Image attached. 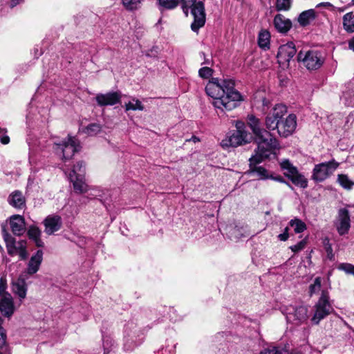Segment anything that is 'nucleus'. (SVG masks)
<instances>
[{
	"instance_id": "f257e3e1",
	"label": "nucleus",
	"mask_w": 354,
	"mask_h": 354,
	"mask_svg": "<svg viewBox=\"0 0 354 354\" xmlns=\"http://www.w3.org/2000/svg\"><path fill=\"white\" fill-rule=\"evenodd\" d=\"M207 95L213 99L212 104L222 111H231L243 101L241 93L234 88L232 80L212 78L205 87Z\"/></svg>"
},
{
	"instance_id": "f03ea898",
	"label": "nucleus",
	"mask_w": 354,
	"mask_h": 354,
	"mask_svg": "<svg viewBox=\"0 0 354 354\" xmlns=\"http://www.w3.org/2000/svg\"><path fill=\"white\" fill-rule=\"evenodd\" d=\"M248 124L255 136L257 148L255 153L250 158L251 164L261 162L274 154L279 147L277 139L267 130L261 129L260 120L253 115L248 116Z\"/></svg>"
},
{
	"instance_id": "7ed1b4c3",
	"label": "nucleus",
	"mask_w": 354,
	"mask_h": 354,
	"mask_svg": "<svg viewBox=\"0 0 354 354\" xmlns=\"http://www.w3.org/2000/svg\"><path fill=\"white\" fill-rule=\"evenodd\" d=\"M182 9L186 16L188 15L189 10L194 18V21L191 24V29L195 32L202 28L205 23V12L204 3L197 0H181Z\"/></svg>"
},
{
	"instance_id": "20e7f679",
	"label": "nucleus",
	"mask_w": 354,
	"mask_h": 354,
	"mask_svg": "<svg viewBox=\"0 0 354 354\" xmlns=\"http://www.w3.org/2000/svg\"><path fill=\"white\" fill-rule=\"evenodd\" d=\"M329 298L328 292L322 290L321 297L314 306V314L311 318V322L313 324H319L322 319L333 311V308L329 301Z\"/></svg>"
},
{
	"instance_id": "39448f33",
	"label": "nucleus",
	"mask_w": 354,
	"mask_h": 354,
	"mask_svg": "<svg viewBox=\"0 0 354 354\" xmlns=\"http://www.w3.org/2000/svg\"><path fill=\"white\" fill-rule=\"evenodd\" d=\"M281 312L286 316V320L295 326L305 323L308 318V308L304 306H283Z\"/></svg>"
},
{
	"instance_id": "423d86ee",
	"label": "nucleus",
	"mask_w": 354,
	"mask_h": 354,
	"mask_svg": "<svg viewBox=\"0 0 354 354\" xmlns=\"http://www.w3.org/2000/svg\"><path fill=\"white\" fill-rule=\"evenodd\" d=\"M236 127V130L234 133L222 140L221 145L223 147H236L250 142L252 137L245 131L244 123L239 121Z\"/></svg>"
},
{
	"instance_id": "0eeeda50",
	"label": "nucleus",
	"mask_w": 354,
	"mask_h": 354,
	"mask_svg": "<svg viewBox=\"0 0 354 354\" xmlns=\"http://www.w3.org/2000/svg\"><path fill=\"white\" fill-rule=\"evenodd\" d=\"M3 236L8 254L11 256L18 254L21 260L27 259L28 253L26 241L20 240L17 241L15 238L5 230H3Z\"/></svg>"
},
{
	"instance_id": "6e6552de",
	"label": "nucleus",
	"mask_w": 354,
	"mask_h": 354,
	"mask_svg": "<svg viewBox=\"0 0 354 354\" xmlns=\"http://www.w3.org/2000/svg\"><path fill=\"white\" fill-rule=\"evenodd\" d=\"M339 166L335 160L315 165L312 179L316 182H322L332 175Z\"/></svg>"
},
{
	"instance_id": "1a4fd4ad",
	"label": "nucleus",
	"mask_w": 354,
	"mask_h": 354,
	"mask_svg": "<svg viewBox=\"0 0 354 354\" xmlns=\"http://www.w3.org/2000/svg\"><path fill=\"white\" fill-rule=\"evenodd\" d=\"M55 151L62 153V159L64 160L71 158L75 152L79 151L80 145L75 137L68 136L61 142H55Z\"/></svg>"
},
{
	"instance_id": "9d476101",
	"label": "nucleus",
	"mask_w": 354,
	"mask_h": 354,
	"mask_svg": "<svg viewBox=\"0 0 354 354\" xmlns=\"http://www.w3.org/2000/svg\"><path fill=\"white\" fill-rule=\"evenodd\" d=\"M298 60H302L305 66L308 70H317L319 68L324 62V57L322 53L317 50H309L304 57L300 52L298 54Z\"/></svg>"
},
{
	"instance_id": "9b49d317",
	"label": "nucleus",
	"mask_w": 354,
	"mask_h": 354,
	"mask_svg": "<svg viewBox=\"0 0 354 354\" xmlns=\"http://www.w3.org/2000/svg\"><path fill=\"white\" fill-rule=\"evenodd\" d=\"M335 225L339 235L342 236L348 232L351 227V219L348 209L342 208L339 210Z\"/></svg>"
},
{
	"instance_id": "f8f14e48",
	"label": "nucleus",
	"mask_w": 354,
	"mask_h": 354,
	"mask_svg": "<svg viewBox=\"0 0 354 354\" xmlns=\"http://www.w3.org/2000/svg\"><path fill=\"white\" fill-rule=\"evenodd\" d=\"M297 127V117L290 114L285 120L280 122L277 132L280 136L286 138L293 133Z\"/></svg>"
},
{
	"instance_id": "ddd939ff",
	"label": "nucleus",
	"mask_w": 354,
	"mask_h": 354,
	"mask_svg": "<svg viewBox=\"0 0 354 354\" xmlns=\"http://www.w3.org/2000/svg\"><path fill=\"white\" fill-rule=\"evenodd\" d=\"M122 95L120 92L98 93L95 97L97 104L100 106H113L120 102Z\"/></svg>"
},
{
	"instance_id": "4468645a",
	"label": "nucleus",
	"mask_w": 354,
	"mask_h": 354,
	"mask_svg": "<svg viewBox=\"0 0 354 354\" xmlns=\"http://www.w3.org/2000/svg\"><path fill=\"white\" fill-rule=\"evenodd\" d=\"M8 223L12 232L15 236H21L26 232V221L23 216L15 214L9 217Z\"/></svg>"
},
{
	"instance_id": "2eb2a0df",
	"label": "nucleus",
	"mask_w": 354,
	"mask_h": 354,
	"mask_svg": "<svg viewBox=\"0 0 354 354\" xmlns=\"http://www.w3.org/2000/svg\"><path fill=\"white\" fill-rule=\"evenodd\" d=\"M44 232L48 235H52L59 231L62 226V218L55 214L48 216L44 221Z\"/></svg>"
},
{
	"instance_id": "dca6fc26",
	"label": "nucleus",
	"mask_w": 354,
	"mask_h": 354,
	"mask_svg": "<svg viewBox=\"0 0 354 354\" xmlns=\"http://www.w3.org/2000/svg\"><path fill=\"white\" fill-rule=\"evenodd\" d=\"M44 252L41 250H38L30 259L27 263L26 272L27 274L33 275L36 274L41 265L43 261Z\"/></svg>"
},
{
	"instance_id": "f3484780",
	"label": "nucleus",
	"mask_w": 354,
	"mask_h": 354,
	"mask_svg": "<svg viewBox=\"0 0 354 354\" xmlns=\"http://www.w3.org/2000/svg\"><path fill=\"white\" fill-rule=\"evenodd\" d=\"M11 290L21 301L24 299L28 290L26 279L22 275H20L17 279L13 280L11 283Z\"/></svg>"
},
{
	"instance_id": "a211bd4d",
	"label": "nucleus",
	"mask_w": 354,
	"mask_h": 354,
	"mask_svg": "<svg viewBox=\"0 0 354 354\" xmlns=\"http://www.w3.org/2000/svg\"><path fill=\"white\" fill-rule=\"evenodd\" d=\"M297 50L293 42H288L279 48L277 57L281 62H289L295 55Z\"/></svg>"
},
{
	"instance_id": "6ab92c4d",
	"label": "nucleus",
	"mask_w": 354,
	"mask_h": 354,
	"mask_svg": "<svg viewBox=\"0 0 354 354\" xmlns=\"http://www.w3.org/2000/svg\"><path fill=\"white\" fill-rule=\"evenodd\" d=\"M0 311L1 314L10 317L14 313L15 306L13 299L10 293L5 294L0 299Z\"/></svg>"
},
{
	"instance_id": "aec40b11",
	"label": "nucleus",
	"mask_w": 354,
	"mask_h": 354,
	"mask_svg": "<svg viewBox=\"0 0 354 354\" xmlns=\"http://www.w3.org/2000/svg\"><path fill=\"white\" fill-rule=\"evenodd\" d=\"M275 29L280 33H286L292 28V21L281 14L275 15L273 19Z\"/></svg>"
},
{
	"instance_id": "412c9836",
	"label": "nucleus",
	"mask_w": 354,
	"mask_h": 354,
	"mask_svg": "<svg viewBox=\"0 0 354 354\" xmlns=\"http://www.w3.org/2000/svg\"><path fill=\"white\" fill-rule=\"evenodd\" d=\"M70 181L73 183L74 191L76 193H84L88 189L87 184L85 181L84 176L82 174H77V176L68 174Z\"/></svg>"
},
{
	"instance_id": "4be33fe9",
	"label": "nucleus",
	"mask_w": 354,
	"mask_h": 354,
	"mask_svg": "<svg viewBox=\"0 0 354 354\" xmlns=\"http://www.w3.org/2000/svg\"><path fill=\"white\" fill-rule=\"evenodd\" d=\"M317 16V12L314 9H309L301 12L297 20L301 26L305 27L315 20Z\"/></svg>"
},
{
	"instance_id": "5701e85b",
	"label": "nucleus",
	"mask_w": 354,
	"mask_h": 354,
	"mask_svg": "<svg viewBox=\"0 0 354 354\" xmlns=\"http://www.w3.org/2000/svg\"><path fill=\"white\" fill-rule=\"evenodd\" d=\"M8 203L17 209H22L26 205V199L20 191L12 192L8 199Z\"/></svg>"
},
{
	"instance_id": "b1692460",
	"label": "nucleus",
	"mask_w": 354,
	"mask_h": 354,
	"mask_svg": "<svg viewBox=\"0 0 354 354\" xmlns=\"http://www.w3.org/2000/svg\"><path fill=\"white\" fill-rule=\"evenodd\" d=\"M41 232L39 228L35 225H30L27 232L28 236L32 240L37 247H43L44 243L40 239Z\"/></svg>"
},
{
	"instance_id": "393cba45",
	"label": "nucleus",
	"mask_w": 354,
	"mask_h": 354,
	"mask_svg": "<svg viewBox=\"0 0 354 354\" xmlns=\"http://www.w3.org/2000/svg\"><path fill=\"white\" fill-rule=\"evenodd\" d=\"M270 34L266 30H262L259 33L258 44L263 49H268L270 47Z\"/></svg>"
},
{
	"instance_id": "a878e982",
	"label": "nucleus",
	"mask_w": 354,
	"mask_h": 354,
	"mask_svg": "<svg viewBox=\"0 0 354 354\" xmlns=\"http://www.w3.org/2000/svg\"><path fill=\"white\" fill-rule=\"evenodd\" d=\"M343 26L347 32H354V15L353 12H348L344 15Z\"/></svg>"
},
{
	"instance_id": "bb28decb",
	"label": "nucleus",
	"mask_w": 354,
	"mask_h": 354,
	"mask_svg": "<svg viewBox=\"0 0 354 354\" xmlns=\"http://www.w3.org/2000/svg\"><path fill=\"white\" fill-rule=\"evenodd\" d=\"M280 166L281 169L284 171L283 174L288 178L297 174V171H298L297 167L293 166V165L287 159L283 160L280 162Z\"/></svg>"
},
{
	"instance_id": "cd10ccee",
	"label": "nucleus",
	"mask_w": 354,
	"mask_h": 354,
	"mask_svg": "<svg viewBox=\"0 0 354 354\" xmlns=\"http://www.w3.org/2000/svg\"><path fill=\"white\" fill-rule=\"evenodd\" d=\"M292 183L296 186H299L301 188H306L308 186V181L304 175L297 171V174L289 176L288 178Z\"/></svg>"
},
{
	"instance_id": "c85d7f7f",
	"label": "nucleus",
	"mask_w": 354,
	"mask_h": 354,
	"mask_svg": "<svg viewBox=\"0 0 354 354\" xmlns=\"http://www.w3.org/2000/svg\"><path fill=\"white\" fill-rule=\"evenodd\" d=\"M287 112V107L282 104H276L272 109L270 111V113L274 116L276 119L281 122L283 116Z\"/></svg>"
},
{
	"instance_id": "c756f323",
	"label": "nucleus",
	"mask_w": 354,
	"mask_h": 354,
	"mask_svg": "<svg viewBox=\"0 0 354 354\" xmlns=\"http://www.w3.org/2000/svg\"><path fill=\"white\" fill-rule=\"evenodd\" d=\"M289 225L294 228L295 233H301L306 230V225L301 219L295 218L289 222Z\"/></svg>"
},
{
	"instance_id": "7c9ffc66",
	"label": "nucleus",
	"mask_w": 354,
	"mask_h": 354,
	"mask_svg": "<svg viewBox=\"0 0 354 354\" xmlns=\"http://www.w3.org/2000/svg\"><path fill=\"white\" fill-rule=\"evenodd\" d=\"M249 160L250 161V159ZM259 163V162L256 164H251V162H250V167L252 168V171L256 172L259 176V178L263 180L272 178V175H269L268 171L265 168H263V167L256 166V165Z\"/></svg>"
},
{
	"instance_id": "2f4dec72",
	"label": "nucleus",
	"mask_w": 354,
	"mask_h": 354,
	"mask_svg": "<svg viewBox=\"0 0 354 354\" xmlns=\"http://www.w3.org/2000/svg\"><path fill=\"white\" fill-rule=\"evenodd\" d=\"M279 123V120L276 119L274 115H271L270 113L267 115L265 120V124L268 130L277 129Z\"/></svg>"
},
{
	"instance_id": "473e14b6",
	"label": "nucleus",
	"mask_w": 354,
	"mask_h": 354,
	"mask_svg": "<svg viewBox=\"0 0 354 354\" xmlns=\"http://www.w3.org/2000/svg\"><path fill=\"white\" fill-rule=\"evenodd\" d=\"M337 181L340 185L346 189H351L354 185V182L349 179L347 175L339 174Z\"/></svg>"
},
{
	"instance_id": "72a5a7b5",
	"label": "nucleus",
	"mask_w": 354,
	"mask_h": 354,
	"mask_svg": "<svg viewBox=\"0 0 354 354\" xmlns=\"http://www.w3.org/2000/svg\"><path fill=\"white\" fill-rule=\"evenodd\" d=\"M144 105L142 104V102L136 98H133L131 101L125 104V110L129 111H143L144 110Z\"/></svg>"
},
{
	"instance_id": "f704fd0d",
	"label": "nucleus",
	"mask_w": 354,
	"mask_h": 354,
	"mask_svg": "<svg viewBox=\"0 0 354 354\" xmlns=\"http://www.w3.org/2000/svg\"><path fill=\"white\" fill-rule=\"evenodd\" d=\"M142 0H122L123 6L127 10H136L140 6Z\"/></svg>"
},
{
	"instance_id": "c9c22d12",
	"label": "nucleus",
	"mask_w": 354,
	"mask_h": 354,
	"mask_svg": "<svg viewBox=\"0 0 354 354\" xmlns=\"http://www.w3.org/2000/svg\"><path fill=\"white\" fill-rule=\"evenodd\" d=\"M292 0H277L276 9L278 11H288L290 9Z\"/></svg>"
},
{
	"instance_id": "e433bc0d",
	"label": "nucleus",
	"mask_w": 354,
	"mask_h": 354,
	"mask_svg": "<svg viewBox=\"0 0 354 354\" xmlns=\"http://www.w3.org/2000/svg\"><path fill=\"white\" fill-rule=\"evenodd\" d=\"M158 1L159 6H160L161 7H162L165 9H168V10H171V9L175 8L178 6V2H179L178 0H158Z\"/></svg>"
},
{
	"instance_id": "4c0bfd02",
	"label": "nucleus",
	"mask_w": 354,
	"mask_h": 354,
	"mask_svg": "<svg viewBox=\"0 0 354 354\" xmlns=\"http://www.w3.org/2000/svg\"><path fill=\"white\" fill-rule=\"evenodd\" d=\"M101 130V127L98 124H91L88 125L85 129L84 132L85 133L88 134V136H95L97 133H99Z\"/></svg>"
},
{
	"instance_id": "58836bf2",
	"label": "nucleus",
	"mask_w": 354,
	"mask_h": 354,
	"mask_svg": "<svg viewBox=\"0 0 354 354\" xmlns=\"http://www.w3.org/2000/svg\"><path fill=\"white\" fill-rule=\"evenodd\" d=\"M77 174H82V175L84 176L85 165L82 161L77 162V164L74 165L72 171L69 173V174H73L74 176H77Z\"/></svg>"
},
{
	"instance_id": "ea45409f",
	"label": "nucleus",
	"mask_w": 354,
	"mask_h": 354,
	"mask_svg": "<svg viewBox=\"0 0 354 354\" xmlns=\"http://www.w3.org/2000/svg\"><path fill=\"white\" fill-rule=\"evenodd\" d=\"M321 283H322V279L321 277H316L314 280V283L311 284L309 287V292L310 295L313 294L317 293L319 291L321 288Z\"/></svg>"
},
{
	"instance_id": "a19ab883",
	"label": "nucleus",
	"mask_w": 354,
	"mask_h": 354,
	"mask_svg": "<svg viewBox=\"0 0 354 354\" xmlns=\"http://www.w3.org/2000/svg\"><path fill=\"white\" fill-rule=\"evenodd\" d=\"M338 270L345 272L346 274H354V265L348 263H342L337 266Z\"/></svg>"
},
{
	"instance_id": "79ce46f5",
	"label": "nucleus",
	"mask_w": 354,
	"mask_h": 354,
	"mask_svg": "<svg viewBox=\"0 0 354 354\" xmlns=\"http://www.w3.org/2000/svg\"><path fill=\"white\" fill-rule=\"evenodd\" d=\"M213 71L209 67H203L198 71V75L201 78L208 79L212 75Z\"/></svg>"
},
{
	"instance_id": "37998d69",
	"label": "nucleus",
	"mask_w": 354,
	"mask_h": 354,
	"mask_svg": "<svg viewBox=\"0 0 354 354\" xmlns=\"http://www.w3.org/2000/svg\"><path fill=\"white\" fill-rule=\"evenodd\" d=\"M3 319L0 317V348H3L6 344V333L2 327Z\"/></svg>"
},
{
	"instance_id": "c03bdc74",
	"label": "nucleus",
	"mask_w": 354,
	"mask_h": 354,
	"mask_svg": "<svg viewBox=\"0 0 354 354\" xmlns=\"http://www.w3.org/2000/svg\"><path fill=\"white\" fill-rule=\"evenodd\" d=\"M259 354H283V350L278 347H268L262 350Z\"/></svg>"
},
{
	"instance_id": "a18cd8bd",
	"label": "nucleus",
	"mask_w": 354,
	"mask_h": 354,
	"mask_svg": "<svg viewBox=\"0 0 354 354\" xmlns=\"http://www.w3.org/2000/svg\"><path fill=\"white\" fill-rule=\"evenodd\" d=\"M306 244H307L306 239H304L301 240V241H299V243H297V244L290 246V248L293 252H298L304 250L305 248Z\"/></svg>"
},
{
	"instance_id": "49530a36",
	"label": "nucleus",
	"mask_w": 354,
	"mask_h": 354,
	"mask_svg": "<svg viewBox=\"0 0 354 354\" xmlns=\"http://www.w3.org/2000/svg\"><path fill=\"white\" fill-rule=\"evenodd\" d=\"M136 326L133 323H129L124 327V334L128 337H132L136 332Z\"/></svg>"
},
{
	"instance_id": "de8ad7c7",
	"label": "nucleus",
	"mask_w": 354,
	"mask_h": 354,
	"mask_svg": "<svg viewBox=\"0 0 354 354\" xmlns=\"http://www.w3.org/2000/svg\"><path fill=\"white\" fill-rule=\"evenodd\" d=\"M7 280L5 277H1L0 278V297H2L3 295L7 294Z\"/></svg>"
},
{
	"instance_id": "09e8293b",
	"label": "nucleus",
	"mask_w": 354,
	"mask_h": 354,
	"mask_svg": "<svg viewBox=\"0 0 354 354\" xmlns=\"http://www.w3.org/2000/svg\"><path fill=\"white\" fill-rule=\"evenodd\" d=\"M288 230H289L288 227H286L284 229V232L282 234H279L278 238L279 239V240L285 241L288 239V237H289Z\"/></svg>"
},
{
	"instance_id": "8fccbe9b",
	"label": "nucleus",
	"mask_w": 354,
	"mask_h": 354,
	"mask_svg": "<svg viewBox=\"0 0 354 354\" xmlns=\"http://www.w3.org/2000/svg\"><path fill=\"white\" fill-rule=\"evenodd\" d=\"M271 179H273L276 181H278L279 183H284L286 185H287L288 187H291V185H290L289 183L286 182L281 176H276V177H273L272 176V178H270Z\"/></svg>"
},
{
	"instance_id": "3c124183",
	"label": "nucleus",
	"mask_w": 354,
	"mask_h": 354,
	"mask_svg": "<svg viewBox=\"0 0 354 354\" xmlns=\"http://www.w3.org/2000/svg\"><path fill=\"white\" fill-rule=\"evenodd\" d=\"M109 345H111V340H109L108 338L104 339L103 346L104 348V354H107L108 353V348Z\"/></svg>"
},
{
	"instance_id": "603ef678",
	"label": "nucleus",
	"mask_w": 354,
	"mask_h": 354,
	"mask_svg": "<svg viewBox=\"0 0 354 354\" xmlns=\"http://www.w3.org/2000/svg\"><path fill=\"white\" fill-rule=\"evenodd\" d=\"M326 252H327V256L331 260L333 259L334 257V254L333 253V249H332V247L330 245H329L328 246L326 247Z\"/></svg>"
},
{
	"instance_id": "864d4df0",
	"label": "nucleus",
	"mask_w": 354,
	"mask_h": 354,
	"mask_svg": "<svg viewBox=\"0 0 354 354\" xmlns=\"http://www.w3.org/2000/svg\"><path fill=\"white\" fill-rule=\"evenodd\" d=\"M317 8L324 7V8H332L333 5L329 2H322L317 5Z\"/></svg>"
},
{
	"instance_id": "5fc2aeb1",
	"label": "nucleus",
	"mask_w": 354,
	"mask_h": 354,
	"mask_svg": "<svg viewBox=\"0 0 354 354\" xmlns=\"http://www.w3.org/2000/svg\"><path fill=\"white\" fill-rule=\"evenodd\" d=\"M348 48L354 52V37L348 41Z\"/></svg>"
},
{
	"instance_id": "6e6d98bb",
	"label": "nucleus",
	"mask_w": 354,
	"mask_h": 354,
	"mask_svg": "<svg viewBox=\"0 0 354 354\" xmlns=\"http://www.w3.org/2000/svg\"><path fill=\"white\" fill-rule=\"evenodd\" d=\"M1 142L2 144L3 145H6V144H8L9 142H10V138L8 136H3L1 139Z\"/></svg>"
},
{
	"instance_id": "4d7b16f0",
	"label": "nucleus",
	"mask_w": 354,
	"mask_h": 354,
	"mask_svg": "<svg viewBox=\"0 0 354 354\" xmlns=\"http://www.w3.org/2000/svg\"><path fill=\"white\" fill-rule=\"evenodd\" d=\"M21 1H23V0H11V6L14 7L19 4V3H21Z\"/></svg>"
},
{
	"instance_id": "13d9d810",
	"label": "nucleus",
	"mask_w": 354,
	"mask_h": 354,
	"mask_svg": "<svg viewBox=\"0 0 354 354\" xmlns=\"http://www.w3.org/2000/svg\"><path fill=\"white\" fill-rule=\"evenodd\" d=\"M192 139H193L194 142L198 141V139L196 137H193Z\"/></svg>"
},
{
	"instance_id": "bf43d9fd",
	"label": "nucleus",
	"mask_w": 354,
	"mask_h": 354,
	"mask_svg": "<svg viewBox=\"0 0 354 354\" xmlns=\"http://www.w3.org/2000/svg\"><path fill=\"white\" fill-rule=\"evenodd\" d=\"M353 3L354 4V0H353Z\"/></svg>"
},
{
	"instance_id": "052dcab7",
	"label": "nucleus",
	"mask_w": 354,
	"mask_h": 354,
	"mask_svg": "<svg viewBox=\"0 0 354 354\" xmlns=\"http://www.w3.org/2000/svg\"><path fill=\"white\" fill-rule=\"evenodd\" d=\"M0 354H2V353L0 352Z\"/></svg>"
}]
</instances>
